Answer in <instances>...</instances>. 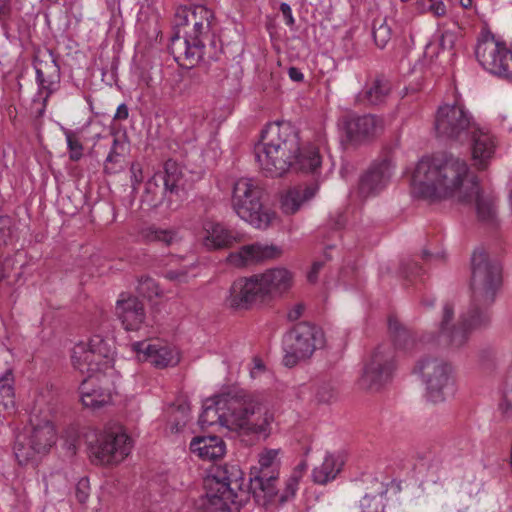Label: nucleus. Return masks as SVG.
<instances>
[{
	"mask_svg": "<svg viewBox=\"0 0 512 512\" xmlns=\"http://www.w3.org/2000/svg\"><path fill=\"white\" fill-rule=\"evenodd\" d=\"M64 134L69 149V159L74 162L79 161L83 156L84 148L82 143L80 142L75 132L69 129H65Z\"/></svg>",
	"mask_w": 512,
	"mask_h": 512,
	"instance_id": "obj_37",
	"label": "nucleus"
},
{
	"mask_svg": "<svg viewBox=\"0 0 512 512\" xmlns=\"http://www.w3.org/2000/svg\"><path fill=\"white\" fill-rule=\"evenodd\" d=\"M421 303L423 306H426L428 308L433 307L435 303V298L433 296H425L423 297Z\"/></svg>",
	"mask_w": 512,
	"mask_h": 512,
	"instance_id": "obj_60",
	"label": "nucleus"
},
{
	"mask_svg": "<svg viewBox=\"0 0 512 512\" xmlns=\"http://www.w3.org/2000/svg\"><path fill=\"white\" fill-rule=\"evenodd\" d=\"M400 269H401V273L406 278H410V277H413V276H418L422 272V267H420L418 265V263L413 262V261L403 262L401 264Z\"/></svg>",
	"mask_w": 512,
	"mask_h": 512,
	"instance_id": "obj_47",
	"label": "nucleus"
},
{
	"mask_svg": "<svg viewBox=\"0 0 512 512\" xmlns=\"http://www.w3.org/2000/svg\"><path fill=\"white\" fill-rule=\"evenodd\" d=\"M415 370L426 386L429 401L441 403L456 392V374L451 363L437 357H426L418 361Z\"/></svg>",
	"mask_w": 512,
	"mask_h": 512,
	"instance_id": "obj_8",
	"label": "nucleus"
},
{
	"mask_svg": "<svg viewBox=\"0 0 512 512\" xmlns=\"http://www.w3.org/2000/svg\"><path fill=\"white\" fill-rule=\"evenodd\" d=\"M127 149V141L126 135L122 134L121 136L115 135L112 147L109 153L124 155L125 150Z\"/></svg>",
	"mask_w": 512,
	"mask_h": 512,
	"instance_id": "obj_48",
	"label": "nucleus"
},
{
	"mask_svg": "<svg viewBox=\"0 0 512 512\" xmlns=\"http://www.w3.org/2000/svg\"><path fill=\"white\" fill-rule=\"evenodd\" d=\"M297 489V481L290 479L286 484L285 493L280 496V502H285L289 497L294 496Z\"/></svg>",
	"mask_w": 512,
	"mask_h": 512,
	"instance_id": "obj_52",
	"label": "nucleus"
},
{
	"mask_svg": "<svg viewBox=\"0 0 512 512\" xmlns=\"http://www.w3.org/2000/svg\"><path fill=\"white\" fill-rule=\"evenodd\" d=\"M131 182L134 189H136L143 181V171L139 163L131 164Z\"/></svg>",
	"mask_w": 512,
	"mask_h": 512,
	"instance_id": "obj_49",
	"label": "nucleus"
},
{
	"mask_svg": "<svg viewBox=\"0 0 512 512\" xmlns=\"http://www.w3.org/2000/svg\"><path fill=\"white\" fill-rule=\"evenodd\" d=\"M263 291L257 275L238 278L230 287L226 304L233 309H249L253 304L265 299Z\"/></svg>",
	"mask_w": 512,
	"mask_h": 512,
	"instance_id": "obj_15",
	"label": "nucleus"
},
{
	"mask_svg": "<svg viewBox=\"0 0 512 512\" xmlns=\"http://www.w3.org/2000/svg\"><path fill=\"white\" fill-rule=\"evenodd\" d=\"M14 455L20 465H26L33 461L37 455H41L29 440L27 433H19L14 442Z\"/></svg>",
	"mask_w": 512,
	"mask_h": 512,
	"instance_id": "obj_32",
	"label": "nucleus"
},
{
	"mask_svg": "<svg viewBox=\"0 0 512 512\" xmlns=\"http://www.w3.org/2000/svg\"><path fill=\"white\" fill-rule=\"evenodd\" d=\"M273 421V413L262 399L244 390L230 391L207 399L198 420L202 428L219 424L257 440L269 437Z\"/></svg>",
	"mask_w": 512,
	"mask_h": 512,
	"instance_id": "obj_5",
	"label": "nucleus"
},
{
	"mask_svg": "<svg viewBox=\"0 0 512 512\" xmlns=\"http://www.w3.org/2000/svg\"><path fill=\"white\" fill-rule=\"evenodd\" d=\"M337 386L334 382L328 381L322 383L317 390V398L320 402L330 403L337 397Z\"/></svg>",
	"mask_w": 512,
	"mask_h": 512,
	"instance_id": "obj_41",
	"label": "nucleus"
},
{
	"mask_svg": "<svg viewBox=\"0 0 512 512\" xmlns=\"http://www.w3.org/2000/svg\"><path fill=\"white\" fill-rule=\"evenodd\" d=\"M279 449H266L259 455L258 466L250 470L249 483L236 464L218 466L205 480L206 495L196 512H231L230 504L247 501L252 496L260 506H267L278 494Z\"/></svg>",
	"mask_w": 512,
	"mask_h": 512,
	"instance_id": "obj_2",
	"label": "nucleus"
},
{
	"mask_svg": "<svg viewBox=\"0 0 512 512\" xmlns=\"http://www.w3.org/2000/svg\"><path fill=\"white\" fill-rule=\"evenodd\" d=\"M323 267V262L316 261L313 263L311 270L309 271L307 278L310 283H315L318 278V273Z\"/></svg>",
	"mask_w": 512,
	"mask_h": 512,
	"instance_id": "obj_54",
	"label": "nucleus"
},
{
	"mask_svg": "<svg viewBox=\"0 0 512 512\" xmlns=\"http://www.w3.org/2000/svg\"><path fill=\"white\" fill-rule=\"evenodd\" d=\"M434 0H419V7L424 10L426 9Z\"/></svg>",
	"mask_w": 512,
	"mask_h": 512,
	"instance_id": "obj_62",
	"label": "nucleus"
},
{
	"mask_svg": "<svg viewBox=\"0 0 512 512\" xmlns=\"http://www.w3.org/2000/svg\"><path fill=\"white\" fill-rule=\"evenodd\" d=\"M261 169L271 177H281L290 169L317 173L322 157L314 145L300 148L299 132L287 121L269 123L255 146Z\"/></svg>",
	"mask_w": 512,
	"mask_h": 512,
	"instance_id": "obj_4",
	"label": "nucleus"
},
{
	"mask_svg": "<svg viewBox=\"0 0 512 512\" xmlns=\"http://www.w3.org/2000/svg\"><path fill=\"white\" fill-rule=\"evenodd\" d=\"M395 353L389 344L379 345L364 366L358 380L359 388L366 391L380 390L391 378Z\"/></svg>",
	"mask_w": 512,
	"mask_h": 512,
	"instance_id": "obj_13",
	"label": "nucleus"
},
{
	"mask_svg": "<svg viewBox=\"0 0 512 512\" xmlns=\"http://www.w3.org/2000/svg\"><path fill=\"white\" fill-rule=\"evenodd\" d=\"M144 237L147 241L160 242L168 246L174 242L176 234L171 230L150 227L144 231Z\"/></svg>",
	"mask_w": 512,
	"mask_h": 512,
	"instance_id": "obj_36",
	"label": "nucleus"
},
{
	"mask_svg": "<svg viewBox=\"0 0 512 512\" xmlns=\"http://www.w3.org/2000/svg\"><path fill=\"white\" fill-rule=\"evenodd\" d=\"M129 116V110L126 104H120L114 115L115 120H126Z\"/></svg>",
	"mask_w": 512,
	"mask_h": 512,
	"instance_id": "obj_57",
	"label": "nucleus"
},
{
	"mask_svg": "<svg viewBox=\"0 0 512 512\" xmlns=\"http://www.w3.org/2000/svg\"><path fill=\"white\" fill-rule=\"evenodd\" d=\"M254 369H256L258 371L264 370V364L262 363V361L260 359H257V358L254 359Z\"/></svg>",
	"mask_w": 512,
	"mask_h": 512,
	"instance_id": "obj_61",
	"label": "nucleus"
},
{
	"mask_svg": "<svg viewBox=\"0 0 512 512\" xmlns=\"http://www.w3.org/2000/svg\"><path fill=\"white\" fill-rule=\"evenodd\" d=\"M186 276L184 270H168L165 273V277L169 280L182 281Z\"/></svg>",
	"mask_w": 512,
	"mask_h": 512,
	"instance_id": "obj_56",
	"label": "nucleus"
},
{
	"mask_svg": "<svg viewBox=\"0 0 512 512\" xmlns=\"http://www.w3.org/2000/svg\"><path fill=\"white\" fill-rule=\"evenodd\" d=\"M133 349L145 361H149L157 368H166L174 366L179 362L178 353L172 348L158 343L139 341L133 344Z\"/></svg>",
	"mask_w": 512,
	"mask_h": 512,
	"instance_id": "obj_18",
	"label": "nucleus"
},
{
	"mask_svg": "<svg viewBox=\"0 0 512 512\" xmlns=\"http://www.w3.org/2000/svg\"><path fill=\"white\" fill-rule=\"evenodd\" d=\"M215 25L214 13L204 5L178 8L175 32L168 46L175 61L187 68L199 62L217 61L222 51L216 40Z\"/></svg>",
	"mask_w": 512,
	"mask_h": 512,
	"instance_id": "obj_6",
	"label": "nucleus"
},
{
	"mask_svg": "<svg viewBox=\"0 0 512 512\" xmlns=\"http://www.w3.org/2000/svg\"><path fill=\"white\" fill-rule=\"evenodd\" d=\"M475 55L480 65L489 73L512 79V51L505 43L496 40L490 32H484L478 38Z\"/></svg>",
	"mask_w": 512,
	"mask_h": 512,
	"instance_id": "obj_12",
	"label": "nucleus"
},
{
	"mask_svg": "<svg viewBox=\"0 0 512 512\" xmlns=\"http://www.w3.org/2000/svg\"><path fill=\"white\" fill-rule=\"evenodd\" d=\"M257 276L265 297L273 292H283L291 285V274L284 268L271 269Z\"/></svg>",
	"mask_w": 512,
	"mask_h": 512,
	"instance_id": "obj_27",
	"label": "nucleus"
},
{
	"mask_svg": "<svg viewBox=\"0 0 512 512\" xmlns=\"http://www.w3.org/2000/svg\"><path fill=\"white\" fill-rule=\"evenodd\" d=\"M118 318L126 330H138L145 320V309L143 303L135 296L121 295L115 308Z\"/></svg>",
	"mask_w": 512,
	"mask_h": 512,
	"instance_id": "obj_20",
	"label": "nucleus"
},
{
	"mask_svg": "<svg viewBox=\"0 0 512 512\" xmlns=\"http://www.w3.org/2000/svg\"><path fill=\"white\" fill-rule=\"evenodd\" d=\"M281 253V249L275 245L254 243L242 246L237 253L230 255V259L237 266H246L251 262L277 258Z\"/></svg>",
	"mask_w": 512,
	"mask_h": 512,
	"instance_id": "obj_22",
	"label": "nucleus"
},
{
	"mask_svg": "<svg viewBox=\"0 0 512 512\" xmlns=\"http://www.w3.org/2000/svg\"><path fill=\"white\" fill-rule=\"evenodd\" d=\"M12 16V4L10 0H0V24L3 28L8 26Z\"/></svg>",
	"mask_w": 512,
	"mask_h": 512,
	"instance_id": "obj_44",
	"label": "nucleus"
},
{
	"mask_svg": "<svg viewBox=\"0 0 512 512\" xmlns=\"http://www.w3.org/2000/svg\"><path fill=\"white\" fill-rule=\"evenodd\" d=\"M475 124L469 110L458 102L440 106L435 114L434 128L438 137L461 142L468 140Z\"/></svg>",
	"mask_w": 512,
	"mask_h": 512,
	"instance_id": "obj_11",
	"label": "nucleus"
},
{
	"mask_svg": "<svg viewBox=\"0 0 512 512\" xmlns=\"http://www.w3.org/2000/svg\"><path fill=\"white\" fill-rule=\"evenodd\" d=\"M413 193L429 202L455 199L458 203L474 206L478 219L495 224L496 197L485 194L478 178L471 175L465 160L453 155L423 157L412 176Z\"/></svg>",
	"mask_w": 512,
	"mask_h": 512,
	"instance_id": "obj_1",
	"label": "nucleus"
},
{
	"mask_svg": "<svg viewBox=\"0 0 512 512\" xmlns=\"http://www.w3.org/2000/svg\"><path fill=\"white\" fill-rule=\"evenodd\" d=\"M14 374L11 369H7L0 376V404H2L6 409L14 407Z\"/></svg>",
	"mask_w": 512,
	"mask_h": 512,
	"instance_id": "obj_33",
	"label": "nucleus"
},
{
	"mask_svg": "<svg viewBox=\"0 0 512 512\" xmlns=\"http://www.w3.org/2000/svg\"><path fill=\"white\" fill-rule=\"evenodd\" d=\"M318 191V184L313 183L306 187H294L289 189L286 194L282 197L281 206L282 210L286 214L296 213L300 206L305 202L313 198Z\"/></svg>",
	"mask_w": 512,
	"mask_h": 512,
	"instance_id": "obj_28",
	"label": "nucleus"
},
{
	"mask_svg": "<svg viewBox=\"0 0 512 512\" xmlns=\"http://www.w3.org/2000/svg\"><path fill=\"white\" fill-rule=\"evenodd\" d=\"M422 257L424 260H430L432 258L442 259L444 257V254L440 252L432 253L429 250L424 249L422 252Z\"/></svg>",
	"mask_w": 512,
	"mask_h": 512,
	"instance_id": "obj_59",
	"label": "nucleus"
},
{
	"mask_svg": "<svg viewBox=\"0 0 512 512\" xmlns=\"http://www.w3.org/2000/svg\"><path fill=\"white\" fill-rule=\"evenodd\" d=\"M501 283L500 264L491 260L482 248L475 249L471 257V301L467 312L462 314L458 327L448 329L447 326L454 316V309L449 303L443 307L440 330L443 334L447 333L451 346L461 347L468 340L472 329L488 322L487 308L494 302Z\"/></svg>",
	"mask_w": 512,
	"mask_h": 512,
	"instance_id": "obj_3",
	"label": "nucleus"
},
{
	"mask_svg": "<svg viewBox=\"0 0 512 512\" xmlns=\"http://www.w3.org/2000/svg\"><path fill=\"white\" fill-rule=\"evenodd\" d=\"M190 450L202 460L214 461L226 453V444L219 436H198L190 442Z\"/></svg>",
	"mask_w": 512,
	"mask_h": 512,
	"instance_id": "obj_24",
	"label": "nucleus"
},
{
	"mask_svg": "<svg viewBox=\"0 0 512 512\" xmlns=\"http://www.w3.org/2000/svg\"><path fill=\"white\" fill-rule=\"evenodd\" d=\"M388 328L393 338L394 345L402 350L410 351L415 345L412 333L407 330L394 315L388 318Z\"/></svg>",
	"mask_w": 512,
	"mask_h": 512,
	"instance_id": "obj_31",
	"label": "nucleus"
},
{
	"mask_svg": "<svg viewBox=\"0 0 512 512\" xmlns=\"http://www.w3.org/2000/svg\"><path fill=\"white\" fill-rule=\"evenodd\" d=\"M457 39L458 35L455 31L445 30L440 37L439 45L443 50H452Z\"/></svg>",
	"mask_w": 512,
	"mask_h": 512,
	"instance_id": "obj_43",
	"label": "nucleus"
},
{
	"mask_svg": "<svg viewBox=\"0 0 512 512\" xmlns=\"http://www.w3.org/2000/svg\"><path fill=\"white\" fill-rule=\"evenodd\" d=\"M323 345V331L309 322H300L285 336L283 363L286 367H294Z\"/></svg>",
	"mask_w": 512,
	"mask_h": 512,
	"instance_id": "obj_10",
	"label": "nucleus"
},
{
	"mask_svg": "<svg viewBox=\"0 0 512 512\" xmlns=\"http://www.w3.org/2000/svg\"><path fill=\"white\" fill-rule=\"evenodd\" d=\"M303 311L304 305L297 304L288 312L287 317L290 321H296L301 317Z\"/></svg>",
	"mask_w": 512,
	"mask_h": 512,
	"instance_id": "obj_55",
	"label": "nucleus"
},
{
	"mask_svg": "<svg viewBox=\"0 0 512 512\" xmlns=\"http://www.w3.org/2000/svg\"><path fill=\"white\" fill-rule=\"evenodd\" d=\"M131 439L122 431L101 433L95 442H90L89 452L93 462L99 464L119 463L128 456Z\"/></svg>",
	"mask_w": 512,
	"mask_h": 512,
	"instance_id": "obj_14",
	"label": "nucleus"
},
{
	"mask_svg": "<svg viewBox=\"0 0 512 512\" xmlns=\"http://www.w3.org/2000/svg\"><path fill=\"white\" fill-rule=\"evenodd\" d=\"M12 220L9 216H0V240L10 234Z\"/></svg>",
	"mask_w": 512,
	"mask_h": 512,
	"instance_id": "obj_51",
	"label": "nucleus"
},
{
	"mask_svg": "<svg viewBox=\"0 0 512 512\" xmlns=\"http://www.w3.org/2000/svg\"><path fill=\"white\" fill-rule=\"evenodd\" d=\"M423 11H429L434 16L441 17L446 14V6L442 1L434 0L426 9Z\"/></svg>",
	"mask_w": 512,
	"mask_h": 512,
	"instance_id": "obj_50",
	"label": "nucleus"
},
{
	"mask_svg": "<svg viewBox=\"0 0 512 512\" xmlns=\"http://www.w3.org/2000/svg\"><path fill=\"white\" fill-rule=\"evenodd\" d=\"M158 173L164 178L162 180L164 191L169 194H178L180 188L184 185L183 170L179 164L172 159H168L163 165V170L158 171Z\"/></svg>",
	"mask_w": 512,
	"mask_h": 512,
	"instance_id": "obj_30",
	"label": "nucleus"
},
{
	"mask_svg": "<svg viewBox=\"0 0 512 512\" xmlns=\"http://www.w3.org/2000/svg\"><path fill=\"white\" fill-rule=\"evenodd\" d=\"M89 480L87 478H81L76 485V498L80 503H85L89 497Z\"/></svg>",
	"mask_w": 512,
	"mask_h": 512,
	"instance_id": "obj_45",
	"label": "nucleus"
},
{
	"mask_svg": "<svg viewBox=\"0 0 512 512\" xmlns=\"http://www.w3.org/2000/svg\"><path fill=\"white\" fill-rule=\"evenodd\" d=\"M161 174L156 172L145 185V197L146 200L157 205L169 194L164 191Z\"/></svg>",
	"mask_w": 512,
	"mask_h": 512,
	"instance_id": "obj_34",
	"label": "nucleus"
},
{
	"mask_svg": "<svg viewBox=\"0 0 512 512\" xmlns=\"http://www.w3.org/2000/svg\"><path fill=\"white\" fill-rule=\"evenodd\" d=\"M360 54L359 51H346V55L349 59L356 57Z\"/></svg>",
	"mask_w": 512,
	"mask_h": 512,
	"instance_id": "obj_63",
	"label": "nucleus"
},
{
	"mask_svg": "<svg viewBox=\"0 0 512 512\" xmlns=\"http://www.w3.org/2000/svg\"><path fill=\"white\" fill-rule=\"evenodd\" d=\"M347 137L352 142H363L377 135L382 129V120L374 115H352L344 122Z\"/></svg>",
	"mask_w": 512,
	"mask_h": 512,
	"instance_id": "obj_17",
	"label": "nucleus"
},
{
	"mask_svg": "<svg viewBox=\"0 0 512 512\" xmlns=\"http://www.w3.org/2000/svg\"><path fill=\"white\" fill-rule=\"evenodd\" d=\"M203 244L208 249L229 248L243 240L244 235L238 231L227 229L224 225L206 221L203 224Z\"/></svg>",
	"mask_w": 512,
	"mask_h": 512,
	"instance_id": "obj_19",
	"label": "nucleus"
},
{
	"mask_svg": "<svg viewBox=\"0 0 512 512\" xmlns=\"http://www.w3.org/2000/svg\"><path fill=\"white\" fill-rule=\"evenodd\" d=\"M372 35L375 44L380 49H384L392 39V28L386 22V20H382L380 22L375 20L373 24Z\"/></svg>",
	"mask_w": 512,
	"mask_h": 512,
	"instance_id": "obj_35",
	"label": "nucleus"
},
{
	"mask_svg": "<svg viewBox=\"0 0 512 512\" xmlns=\"http://www.w3.org/2000/svg\"><path fill=\"white\" fill-rule=\"evenodd\" d=\"M80 399L85 407L93 410L100 409L111 402V393L102 388L89 376L79 386Z\"/></svg>",
	"mask_w": 512,
	"mask_h": 512,
	"instance_id": "obj_25",
	"label": "nucleus"
},
{
	"mask_svg": "<svg viewBox=\"0 0 512 512\" xmlns=\"http://www.w3.org/2000/svg\"><path fill=\"white\" fill-rule=\"evenodd\" d=\"M113 341L102 335H93L87 343L80 342L72 350V364L82 373L93 374L113 366Z\"/></svg>",
	"mask_w": 512,
	"mask_h": 512,
	"instance_id": "obj_9",
	"label": "nucleus"
},
{
	"mask_svg": "<svg viewBox=\"0 0 512 512\" xmlns=\"http://www.w3.org/2000/svg\"><path fill=\"white\" fill-rule=\"evenodd\" d=\"M262 195V187L253 178L242 177L233 184V210L241 219L258 229L267 228L273 217V213L264 208Z\"/></svg>",
	"mask_w": 512,
	"mask_h": 512,
	"instance_id": "obj_7",
	"label": "nucleus"
},
{
	"mask_svg": "<svg viewBox=\"0 0 512 512\" xmlns=\"http://www.w3.org/2000/svg\"><path fill=\"white\" fill-rule=\"evenodd\" d=\"M306 466H307V465H306V463H305V462H303V463H301V464H300V467H301V468H303V469H304V468H306Z\"/></svg>",
	"mask_w": 512,
	"mask_h": 512,
	"instance_id": "obj_64",
	"label": "nucleus"
},
{
	"mask_svg": "<svg viewBox=\"0 0 512 512\" xmlns=\"http://www.w3.org/2000/svg\"><path fill=\"white\" fill-rule=\"evenodd\" d=\"M124 155L109 153L104 162L105 174H116L123 170Z\"/></svg>",
	"mask_w": 512,
	"mask_h": 512,
	"instance_id": "obj_42",
	"label": "nucleus"
},
{
	"mask_svg": "<svg viewBox=\"0 0 512 512\" xmlns=\"http://www.w3.org/2000/svg\"><path fill=\"white\" fill-rule=\"evenodd\" d=\"M36 79H42L47 75H60V68L57 62L50 58L48 61L39 60L35 64Z\"/></svg>",
	"mask_w": 512,
	"mask_h": 512,
	"instance_id": "obj_40",
	"label": "nucleus"
},
{
	"mask_svg": "<svg viewBox=\"0 0 512 512\" xmlns=\"http://www.w3.org/2000/svg\"><path fill=\"white\" fill-rule=\"evenodd\" d=\"M29 440L41 455L49 452L56 442V433L51 421L44 420L38 424L32 423V428L26 432Z\"/></svg>",
	"mask_w": 512,
	"mask_h": 512,
	"instance_id": "obj_26",
	"label": "nucleus"
},
{
	"mask_svg": "<svg viewBox=\"0 0 512 512\" xmlns=\"http://www.w3.org/2000/svg\"><path fill=\"white\" fill-rule=\"evenodd\" d=\"M36 81L39 86L40 92H42V91L46 92V95L43 99L44 103H43V108L41 110V112H42L45 108V103H46L47 99L58 88V84L60 82V75H47V76L43 77V80L36 79Z\"/></svg>",
	"mask_w": 512,
	"mask_h": 512,
	"instance_id": "obj_39",
	"label": "nucleus"
},
{
	"mask_svg": "<svg viewBox=\"0 0 512 512\" xmlns=\"http://www.w3.org/2000/svg\"><path fill=\"white\" fill-rule=\"evenodd\" d=\"M392 172V163L388 159H384L379 163L373 164L360 179V195L362 197H368L379 193L390 181Z\"/></svg>",
	"mask_w": 512,
	"mask_h": 512,
	"instance_id": "obj_16",
	"label": "nucleus"
},
{
	"mask_svg": "<svg viewBox=\"0 0 512 512\" xmlns=\"http://www.w3.org/2000/svg\"><path fill=\"white\" fill-rule=\"evenodd\" d=\"M392 91V83L384 74H377L367 80L357 99L364 105L377 106L384 104Z\"/></svg>",
	"mask_w": 512,
	"mask_h": 512,
	"instance_id": "obj_21",
	"label": "nucleus"
},
{
	"mask_svg": "<svg viewBox=\"0 0 512 512\" xmlns=\"http://www.w3.org/2000/svg\"><path fill=\"white\" fill-rule=\"evenodd\" d=\"M379 506L375 496L365 495L360 501L361 512H379Z\"/></svg>",
	"mask_w": 512,
	"mask_h": 512,
	"instance_id": "obj_46",
	"label": "nucleus"
},
{
	"mask_svg": "<svg viewBox=\"0 0 512 512\" xmlns=\"http://www.w3.org/2000/svg\"><path fill=\"white\" fill-rule=\"evenodd\" d=\"M343 461L340 457L326 453L322 463L316 466L312 471V479L314 483L325 485L334 479L340 473Z\"/></svg>",
	"mask_w": 512,
	"mask_h": 512,
	"instance_id": "obj_29",
	"label": "nucleus"
},
{
	"mask_svg": "<svg viewBox=\"0 0 512 512\" xmlns=\"http://www.w3.org/2000/svg\"><path fill=\"white\" fill-rule=\"evenodd\" d=\"M137 291L143 297L152 299L161 294L158 283L149 276H142L138 281Z\"/></svg>",
	"mask_w": 512,
	"mask_h": 512,
	"instance_id": "obj_38",
	"label": "nucleus"
},
{
	"mask_svg": "<svg viewBox=\"0 0 512 512\" xmlns=\"http://www.w3.org/2000/svg\"><path fill=\"white\" fill-rule=\"evenodd\" d=\"M288 75L290 79L295 82H301L304 79L303 73L296 67H290L288 69Z\"/></svg>",
	"mask_w": 512,
	"mask_h": 512,
	"instance_id": "obj_58",
	"label": "nucleus"
},
{
	"mask_svg": "<svg viewBox=\"0 0 512 512\" xmlns=\"http://www.w3.org/2000/svg\"><path fill=\"white\" fill-rule=\"evenodd\" d=\"M280 11L283 14L286 25L293 26L295 21H294V17H293L290 5L287 3H281Z\"/></svg>",
	"mask_w": 512,
	"mask_h": 512,
	"instance_id": "obj_53",
	"label": "nucleus"
},
{
	"mask_svg": "<svg viewBox=\"0 0 512 512\" xmlns=\"http://www.w3.org/2000/svg\"><path fill=\"white\" fill-rule=\"evenodd\" d=\"M469 138L471 139L473 159L476 161L478 168L483 169L486 161L494 154V138L489 131L480 128L477 123L469 132Z\"/></svg>",
	"mask_w": 512,
	"mask_h": 512,
	"instance_id": "obj_23",
	"label": "nucleus"
}]
</instances>
